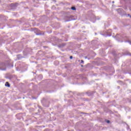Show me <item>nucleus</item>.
Returning a JSON list of instances; mask_svg holds the SVG:
<instances>
[{"mask_svg":"<svg viewBox=\"0 0 131 131\" xmlns=\"http://www.w3.org/2000/svg\"><path fill=\"white\" fill-rule=\"evenodd\" d=\"M5 86H7V88H10V84L9 83V82H6L5 83Z\"/></svg>","mask_w":131,"mask_h":131,"instance_id":"nucleus-1","label":"nucleus"},{"mask_svg":"<svg viewBox=\"0 0 131 131\" xmlns=\"http://www.w3.org/2000/svg\"><path fill=\"white\" fill-rule=\"evenodd\" d=\"M72 10H73V11H76V8H75V7H72L71 8Z\"/></svg>","mask_w":131,"mask_h":131,"instance_id":"nucleus-2","label":"nucleus"},{"mask_svg":"<svg viewBox=\"0 0 131 131\" xmlns=\"http://www.w3.org/2000/svg\"><path fill=\"white\" fill-rule=\"evenodd\" d=\"M106 122H107V123H110V121L107 120V121H106Z\"/></svg>","mask_w":131,"mask_h":131,"instance_id":"nucleus-3","label":"nucleus"},{"mask_svg":"<svg viewBox=\"0 0 131 131\" xmlns=\"http://www.w3.org/2000/svg\"><path fill=\"white\" fill-rule=\"evenodd\" d=\"M73 58V57H72V56H71L70 57V59H72Z\"/></svg>","mask_w":131,"mask_h":131,"instance_id":"nucleus-4","label":"nucleus"},{"mask_svg":"<svg viewBox=\"0 0 131 131\" xmlns=\"http://www.w3.org/2000/svg\"><path fill=\"white\" fill-rule=\"evenodd\" d=\"M82 63L83 62V60H81Z\"/></svg>","mask_w":131,"mask_h":131,"instance_id":"nucleus-5","label":"nucleus"}]
</instances>
